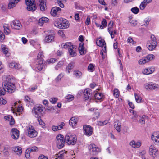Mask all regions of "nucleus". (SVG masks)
Here are the masks:
<instances>
[{
	"label": "nucleus",
	"mask_w": 159,
	"mask_h": 159,
	"mask_svg": "<svg viewBox=\"0 0 159 159\" xmlns=\"http://www.w3.org/2000/svg\"><path fill=\"white\" fill-rule=\"evenodd\" d=\"M150 21V19L149 17L145 18L144 20V24L143 25L145 26H147L149 23V22Z\"/></svg>",
	"instance_id": "49"
},
{
	"label": "nucleus",
	"mask_w": 159,
	"mask_h": 159,
	"mask_svg": "<svg viewBox=\"0 0 159 159\" xmlns=\"http://www.w3.org/2000/svg\"><path fill=\"white\" fill-rule=\"evenodd\" d=\"M44 56L42 52H39L37 56V62L38 63L36 67V70L41 71L42 70L43 67V59Z\"/></svg>",
	"instance_id": "3"
},
{
	"label": "nucleus",
	"mask_w": 159,
	"mask_h": 159,
	"mask_svg": "<svg viewBox=\"0 0 159 159\" xmlns=\"http://www.w3.org/2000/svg\"><path fill=\"white\" fill-rule=\"evenodd\" d=\"M151 82H149L148 83H145L144 85V88L148 90H149L151 89Z\"/></svg>",
	"instance_id": "46"
},
{
	"label": "nucleus",
	"mask_w": 159,
	"mask_h": 159,
	"mask_svg": "<svg viewBox=\"0 0 159 159\" xmlns=\"http://www.w3.org/2000/svg\"><path fill=\"white\" fill-rule=\"evenodd\" d=\"M146 57L148 59L147 61H148L149 62L154 59L155 58V56L152 54H148Z\"/></svg>",
	"instance_id": "43"
},
{
	"label": "nucleus",
	"mask_w": 159,
	"mask_h": 159,
	"mask_svg": "<svg viewBox=\"0 0 159 159\" xmlns=\"http://www.w3.org/2000/svg\"><path fill=\"white\" fill-rule=\"evenodd\" d=\"M67 151H61L58 154L55 155L53 157L54 159H64Z\"/></svg>",
	"instance_id": "17"
},
{
	"label": "nucleus",
	"mask_w": 159,
	"mask_h": 159,
	"mask_svg": "<svg viewBox=\"0 0 159 159\" xmlns=\"http://www.w3.org/2000/svg\"><path fill=\"white\" fill-rule=\"evenodd\" d=\"M147 116H143L141 117L139 120V122L141 124H145L146 120L147 119Z\"/></svg>",
	"instance_id": "38"
},
{
	"label": "nucleus",
	"mask_w": 159,
	"mask_h": 159,
	"mask_svg": "<svg viewBox=\"0 0 159 159\" xmlns=\"http://www.w3.org/2000/svg\"><path fill=\"white\" fill-rule=\"evenodd\" d=\"M64 139L63 136L62 135H58L57 136L56 143L58 148L61 149L64 146L65 144Z\"/></svg>",
	"instance_id": "7"
},
{
	"label": "nucleus",
	"mask_w": 159,
	"mask_h": 159,
	"mask_svg": "<svg viewBox=\"0 0 159 159\" xmlns=\"http://www.w3.org/2000/svg\"><path fill=\"white\" fill-rule=\"evenodd\" d=\"M61 10V9L59 7H55L52 9L51 14L52 16L56 17L57 16L58 13L60 12Z\"/></svg>",
	"instance_id": "18"
},
{
	"label": "nucleus",
	"mask_w": 159,
	"mask_h": 159,
	"mask_svg": "<svg viewBox=\"0 0 159 159\" xmlns=\"http://www.w3.org/2000/svg\"><path fill=\"white\" fill-rule=\"evenodd\" d=\"M131 11L135 14H137L139 11V9L136 7L132 8L131 9Z\"/></svg>",
	"instance_id": "51"
},
{
	"label": "nucleus",
	"mask_w": 159,
	"mask_h": 159,
	"mask_svg": "<svg viewBox=\"0 0 159 159\" xmlns=\"http://www.w3.org/2000/svg\"><path fill=\"white\" fill-rule=\"evenodd\" d=\"M151 139L156 144L159 145V132H154L151 136Z\"/></svg>",
	"instance_id": "13"
},
{
	"label": "nucleus",
	"mask_w": 159,
	"mask_h": 159,
	"mask_svg": "<svg viewBox=\"0 0 159 159\" xmlns=\"http://www.w3.org/2000/svg\"><path fill=\"white\" fill-rule=\"evenodd\" d=\"M65 139L66 142L69 145H74L76 143L77 141L76 135L71 133L67 134L65 136Z\"/></svg>",
	"instance_id": "4"
},
{
	"label": "nucleus",
	"mask_w": 159,
	"mask_h": 159,
	"mask_svg": "<svg viewBox=\"0 0 159 159\" xmlns=\"http://www.w3.org/2000/svg\"><path fill=\"white\" fill-rule=\"evenodd\" d=\"M90 23V18L89 16H88L86 21H85V24L87 25H89Z\"/></svg>",
	"instance_id": "59"
},
{
	"label": "nucleus",
	"mask_w": 159,
	"mask_h": 159,
	"mask_svg": "<svg viewBox=\"0 0 159 159\" xmlns=\"http://www.w3.org/2000/svg\"><path fill=\"white\" fill-rule=\"evenodd\" d=\"M27 135L31 138H34L37 135V132L32 126L29 125L27 127Z\"/></svg>",
	"instance_id": "10"
},
{
	"label": "nucleus",
	"mask_w": 159,
	"mask_h": 159,
	"mask_svg": "<svg viewBox=\"0 0 159 159\" xmlns=\"http://www.w3.org/2000/svg\"><path fill=\"white\" fill-rule=\"evenodd\" d=\"M114 126L115 128L118 132H120L121 131V125L120 123H115Z\"/></svg>",
	"instance_id": "44"
},
{
	"label": "nucleus",
	"mask_w": 159,
	"mask_h": 159,
	"mask_svg": "<svg viewBox=\"0 0 159 159\" xmlns=\"http://www.w3.org/2000/svg\"><path fill=\"white\" fill-rule=\"evenodd\" d=\"M45 110V107L42 106H35L32 109V113L35 117H38L40 114H43Z\"/></svg>",
	"instance_id": "6"
},
{
	"label": "nucleus",
	"mask_w": 159,
	"mask_h": 159,
	"mask_svg": "<svg viewBox=\"0 0 159 159\" xmlns=\"http://www.w3.org/2000/svg\"><path fill=\"white\" fill-rule=\"evenodd\" d=\"M10 25L11 27L14 29L19 30L22 27L20 22L18 20L13 21Z\"/></svg>",
	"instance_id": "11"
},
{
	"label": "nucleus",
	"mask_w": 159,
	"mask_h": 159,
	"mask_svg": "<svg viewBox=\"0 0 159 159\" xmlns=\"http://www.w3.org/2000/svg\"><path fill=\"white\" fill-rule=\"evenodd\" d=\"M152 0H144L141 3L139 6V8L141 10H144L147 5L150 3Z\"/></svg>",
	"instance_id": "21"
},
{
	"label": "nucleus",
	"mask_w": 159,
	"mask_h": 159,
	"mask_svg": "<svg viewBox=\"0 0 159 159\" xmlns=\"http://www.w3.org/2000/svg\"><path fill=\"white\" fill-rule=\"evenodd\" d=\"M2 50L3 51V53L6 54L7 55L8 53V51L7 50V49L5 47H3L2 48Z\"/></svg>",
	"instance_id": "64"
},
{
	"label": "nucleus",
	"mask_w": 159,
	"mask_h": 159,
	"mask_svg": "<svg viewBox=\"0 0 159 159\" xmlns=\"http://www.w3.org/2000/svg\"><path fill=\"white\" fill-rule=\"evenodd\" d=\"M57 100V98H52L50 99V101L53 104H55L56 103Z\"/></svg>",
	"instance_id": "58"
},
{
	"label": "nucleus",
	"mask_w": 159,
	"mask_h": 159,
	"mask_svg": "<svg viewBox=\"0 0 159 159\" xmlns=\"http://www.w3.org/2000/svg\"><path fill=\"white\" fill-rule=\"evenodd\" d=\"M157 44V42L156 38L154 35H151V40L148 41L147 46L148 48L150 51H152L156 47Z\"/></svg>",
	"instance_id": "5"
},
{
	"label": "nucleus",
	"mask_w": 159,
	"mask_h": 159,
	"mask_svg": "<svg viewBox=\"0 0 159 159\" xmlns=\"http://www.w3.org/2000/svg\"><path fill=\"white\" fill-rule=\"evenodd\" d=\"M157 151L153 145H151L150 146L149 149V153L150 155L152 157L156 156V152Z\"/></svg>",
	"instance_id": "22"
},
{
	"label": "nucleus",
	"mask_w": 159,
	"mask_h": 159,
	"mask_svg": "<svg viewBox=\"0 0 159 159\" xmlns=\"http://www.w3.org/2000/svg\"><path fill=\"white\" fill-rule=\"evenodd\" d=\"M39 6L40 9L42 11L45 10L46 9V0H39Z\"/></svg>",
	"instance_id": "24"
},
{
	"label": "nucleus",
	"mask_w": 159,
	"mask_h": 159,
	"mask_svg": "<svg viewBox=\"0 0 159 159\" xmlns=\"http://www.w3.org/2000/svg\"><path fill=\"white\" fill-rule=\"evenodd\" d=\"M66 99H67V100L69 101H70L73 100L74 99V97L73 95H68L66 96L65 97Z\"/></svg>",
	"instance_id": "50"
},
{
	"label": "nucleus",
	"mask_w": 159,
	"mask_h": 159,
	"mask_svg": "<svg viewBox=\"0 0 159 159\" xmlns=\"http://www.w3.org/2000/svg\"><path fill=\"white\" fill-rule=\"evenodd\" d=\"M83 46L84 43H83L81 42L80 43L79 50L80 54L81 55H83L85 53V51L84 49Z\"/></svg>",
	"instance_id": "31"
},
{
	"label": "nucleus",
	"mask_w": 159,
	"mask_h": 159,
	"mask_svg": "<svg viewBox=\"0 0 159 159\" xmlns=\"http://www.w3.org/2000/svg\"><path fill=\"white\" fill-rule=\"evenodd\" d=\"M30 148V152H36V150H37L38 148L36 146L32 147L30 148Z\"/></svg>",
	"instance_id": "62"
},
{
	"label": "nucleus",
	"mask_w": 159,
	"mask_h": 159,
	"mask_svg": "<svg viewBox=\"0 0 159 159\" xmlns=\"http://www.w3.org/2000/svg\"><path fill=\"white\" fill-rule=\"evenodd\" d=\"M107 122L106 121H105L103 122L99 121L98 123V124L99 125L103 126L107 124Z\"/></svg>",
	"instance_id": "63"
},
{
	"label": "nucleus",
	"mask_w": 159,
	"mask_h": 159,
	"mask_svg": "<svg viewBox=\"0 0 159 159\" xmlns=\"http://www.w3.org/2000/svg\"><path fill=\"white\" fill-rule=\"evenodd\" d=\"M12 150L14 151L16 154L18 155H20L22 153V148L19 146L14 147L12 148Z\"/></svg>",
	"instance_id": "27"
},
{
	"label": "nucleus",
	"mask_w": 159,
	"mask_h": 159,
	"mask_svg": "<svg viewBox=\"0 0 159 159\" xmlns=\"http://www.w3.org/2000/svg\"><path fill=\"white\" fill-rule=\"evenodd\" d=\"M57 61V59L54 58H52L47 59L46 61V63L47 64H49L50 63H53Z\"/></svg>",
	"instance_id": "41"
},
{
	"label": "nucleus",
	"mask_w": 159,
	"mask_h": 159,
	"mask_svg": "<svg viewBox=\"0 0 159 159\" xmlns=\"http://www.w3.org/2000/svg\"><path fill=\"white\" fill-rule=\"evenodd\" d=\"M64 124H65L64 122H61V124L58 126L52 125V129L54 131H56L58 130H61L63 128Z\"/></svg>",
	"instance_id": "26"
},
{
	"label": "nucleus",
	"mask_w": 159,
	"mask_h": 159,
	"mask_svg": "<svg viewBox=\"0 0 159 159\" xmlns=\"http://www.w3.org/2000/svg\"><path fill=\"white\" fill-rule=\"evenodd\" d=\"M135 99L136 102L138 103H140L142 102V98L136 93H134Z\"/></svg>",
	"instance_id": "36"
},
{
	"label": "nucleus",
	"mask_w": 159,
	"mask_h": 159,
	"mask_svg": "<svg viewBox=\"0 0 159 159\" xmlns=\"http://www.w3.org/2000/svg\"><path fill=\"white\" fill-rule=\"evenodd\" d=\"M89 149L92 155H96L101 152V149L94 144H90L89 146Z\"/></svg>",
	"instance_id": "8"
},
{
	"label": "nucleus",
	"mask_w": 159,
	"mask_h": 159,
	"mask_svg": "<svg viewBox=\"0 0 159 159\" xmlns=\"http://www.w3.org/2000/svg\"><path fill=\"white\" fill-rule=\"evenodd\" d=\"M74 73V75L77 78H80L82 76V73L80 71L75 70Z\"/></svg>",
	"instance_id": "35"
},
{
	"label": "nucleus",
	"mask_w": 159,
	"mask_h": 159,
	"mask_svg": "<svg viewBox=\"0 0 159 159\" xmlns=\"http://www.w3.org/2000/svg\"><path fill=\"white\" fill-rule=\"evenodd\" d=\"M66 1V0H57L59 6L61 8L64 7V6L63 3L65 2Z\"/></svg>",
	"instance_id": "48"
},
{
	"label": "nucleus",
	"mask_w": 159,
	"mask_h": 159,
	"mask_svg": "<svg viewBox=\"0 0 159 159\" xmlns=\"http://www.w3.org/2000/svg\"><path fill=\"white\" fill-rule=\"evenodd\" d=\"M4 33L6 34H8L10 32V30L9 29V28L7 27H4Z\"/></svg>",
	"instance_id": "57"
},
{
	"label": "nucleus",
	"mask_w": 159,
	"mask_h": 159,
	"mask_svg": "<svg viewBox=\"0 0 159 159\" xmlns=\"http://www.w3.org/2000/svg\"><path fill=\"white\" fill-rule=\"evenodd\" d=\"M88 69L89 70L92 72L94 70V66L92 64H90L88 67Z\"/></svg>",
	"instance_id": "55"
},
{
	"label": "nucleus",
	"mask_w": 159,
	"mask_h": 159,
	"mask_svg": "<svg viewBox=\"0 0 159 159\" xmlns=\"http://www.w3.org/2000/svg\"><path fill=\"white\" fill-rule=\"evenodd\" d=\"M113 23L112 21H110V23L108 25V32L111 30V29L113 27Z\"/></svg>",
	"instance_id": "54"
},
{
	"label": "nucleus",
	"mask_w": 159,
	"mask_h": 159,
	"mask_svg": "<svg viewBox=\"0 0 159 159\" xmlns=\"http://www.w3.org/2000/svg\"><path fill=\"white\" fill-rule=\"evenodd\" d=\"M74 45H72L70 42H66L65 43H63L61 44V46L62 48L64 49H68V50L70 49V48Z\"/></svg>",
	"instance_id": "29"
},
{
	"label": "nucleus",
	"mask_w": 159,
	"mask_h": 159,
	"mask_svg": "<svg viewBox=\"0 0 159 159\" xmlns=\"http://www.w3.org/2000/svg\"><path fill=\"white\" fill-rule=\"evenodd\" d=\"M49 21V19L48 18L42 17L39 19L38 24L40 26H42L44 24L48 23Z\"/></svg>",
	"instance_id": "25"
},
{
	"label": "nucleus",
	"mask_w": 159,
	"mask_h": 159,
	"mask_svg": "<svg viewBox=\"0 0 159 159\" xmlns=\"http://www.w3.org/2000/svg\"><path fill=\"white\" fill-rule=\"evenodd\" d=\"M129 145L132 147L137 148L140 147L141 145V143L140 141H135L134 140H132L130 142Z\"/></svg>",
	"instance_id": "19"
},
{
	"label": "nucleus",
	"mask_w": 159,
	"mask_h": 159,
	"mask_svg": "<svg viewBox=\"0 0 159 159\" xmlns=\"http://www.w3.org/2000/svg\"><path fill=\"white\" fill-rule=\"evenodd\" d=\"M84 133L87 136H91L93 132L92 127L89 125H85L83 126Z\"/></svg>",
	"instance_id": "12"
},
{
	"label": "nucleus",
	"mask_w": 159,
	"mask_h": 159,
	"mask_svg": "<svg viewBox=\"0 0 159 159\" xmlns=\"http://www.w3.org/2000/svg\"><path fill=\"white\" fill-rule=\"evenodd\" d=\"M110 33L111 37L112 39L114 37V35L117 34V33L116 30H114V31L111 30L109 32Z\"/></svg>",
	"instance_id": "53"
},
{
	"label": "nucleus",
	"mask_w": 159,
	"mask_h": 159,
	"mask_svg": "<svg viewBox=\"0 0 159 159\" xmlns=\"http://www.w3.org/2000/svg\"><path fill=\"white\" fill-rule=\"evenodd\" d=\"M30 148H28L26 150L25 155V157L27 158H29L30 156Z\"/></svg>",
	"instance_id": "56"
},
{
	"label": "nucleus",
	"mask_w": 159,
	"mask_h": 159,
	"mask_svg": "<svg viewBox=\"0 0 159 159\" xmlns=\"http://www.w3.org/2000/svg\"><path fill=\"white\" fill-rule=\"evenodd\" d=\"M4 119L9 121V123L10 125H13L14 123V120L12 117L11 116L8 115L5 116L4 117Z\"/></svg>",
	"instance_id": "30"
},
{
	"label": "nucleus",
	"mask_w": 159,
	"mask_h": 159,
	"mask_svg": "<svg viewBox=\"0 0 159 159\" xmlns=\"http://www.w3.org/2000/svg\"><path fill=\"white\" fill-rule=\"evenodd\" d=\"M63 64L64 63L63 61H60L55 66V69L56 70H57L63 66Z\"/></svg>",
	"instance_id": "47"
},
{
	"label": "nucleus",
	"mask_w": 159,
	"mask_h": 159,
	"mask_svg": "<svg viewBox=\"0 0 159 159\" xmlns=\"http://www.w3.org/2000/svg\"><path fill=\"white\" fill-rule=\"evenodd\" d=\"M11 133L13 139H17L18 138L19 136V131L16 128L12 129Z\"/></svg>",
	"instance_id": "15"
},
{
	"label": "nucleus",
	"mask_w": 159,
	"mask_h": 159,
	"mask_svg": "<svg viewBox=\"0 0 159 159\" xmlns=\"http://www.w3.org/2000/svg\"><path fill=\"white\" fill-rule=\"evenodd\" d=\"M94 96L96 99L100 100L102 98L103 95L101 93H97L95 94Z\"/></svg>",
	"instance_id": "40"
},
{
	"label": "nucleus",
	"mask_w": 159,
	"mask_h": 159,
	"mask_svg": "<svg viewBox=\"0 0 159 159\" xmlns=\"http://www.w3.org/2000/svg\"><path fill=\"white\" fill-rule=\"evenodd\" d=\"M55 26L59 28L65 29L68 28L69 26V22L66 19L61 18H59L54 23Z\"/></svg>",
	"instance_id": "2"
},
{
	"label": "nucleus",
	"mask_w": 159,
	"mask_h": 159,
	"mask_svg": "<svg viewBox=\"0 0 159 159\" xmlns=\"http://www.w3.org/2000/svg\"><path fill=\"white\" fill-rule=\"evenodd\" d=\"M102 25L100 26V28L103 29L104 27H105L107 25V23L105 19H103L101 23Z\"/></svg>",
	"instance_id": "45"
},
{
	"label": "nucleus",
	"mask_w": 159,
	"mask_h": 159,
	"mask_svg": "<svg viewBox=\"0 0 159 159\" xmlns=\"http://www.w3.org/2000/svg\"><path fill=\"white\" fill-rule=\"evenodd\" d=\"M6 103V101L2 98H0V105L5 104Z\"/></svg>",
	"instance_id": "61"
},
{
	"label": "nucleus",
	"mask_w": 159,
	"mask_h": 159,
	"mask_svg": "<svg viewBox=\"0 0 159 159\" xmlns=\"http://www.w3.org/2000/svg\"><path fill=\"white\" fill-rule=\"evenodd\" d=\"M155 70V68L154 67H149L147 68L144 69L143 71V73L145 75H149L154 72Z\"/></svg>",
	"instance_id": "20"
},
{
	"label": "nucleus",
	"mask_w": 159,
	"mask_h": 159,
	"mask_svg": "<svg viewBox=\"0 0 159 159\" xmlns=\"http://www.w3.org/2000/svg\"><path fill=\"white\" fill-rule=\"evenodd\" d=\"M6 90L4 89V88H0V96L3 95L5 94Z\"/></svg>",
	"instance_id": "60"
},
{
	"label": "nucleus",
	"mask_w": 159,
	"mask_h": 159,
	"mask_svg": "<svg viewBox=\"0 0 159 159\" xmlns=\"http://www.w3.org/2000/svg\"><path fill=\"white\" fill-rule=\"evenodd\" d=\"M4 80L2 85L4 89H7V91L9 93H12L15 90V85L10 82V77L9 76L4 75L2 76Z\"/></svg>",
	"instance_id": "1"
},
{
	"label": "nucleus",
	"mask_w": 159,
	"mask_h": 159,
	"mask_svg": "<svg viewBox=\"0 0 159 159\" xmlns=\"http://www.w3.org/2000/svg\"><path fill=\"white\" fill-rule=\"evenodd\" d=\"M113 95L116 98H118L120 95V92L117 89H115L113 91Z\"/></svg>",
	"instance_id": "42"
},
{
	"label": "nucleus",
	"mask_w": 159,
	"mask_h": 159,
	"mask_svg": "<svg viewBox=\"0 0 159 159\" xmlns=\"http://www.w3.org/2000/svg\"><path fill=\"white\" fill-rule=\"evenodd\" d=\"M54 36L52 34L46 35L44 39V42L45 43H52L54 41Z\"/></svg>",
	"instance_id": "16"
},
{
	"label": "nucleus",
	"mask_w": 159,
	"mask_h": 159,
	"mask_svg": "<svg viewBox=\"0 0 159 159\" xmlns=\"http://www.w3.org/2000/svg\"><path fill=\"white\" fill-rule=\"evenodd\" d=\"M17 2H16L14 0H10L8 5V8L10 9L14 7Z\"/></svg>",
	"instance_id": "32"
},
{
	"label": "nucleus",
	"mask_w": 159,
	"mask_h": 159,
	"mask_svg": "<svg viewBox=\"0 0 159 159\" xmlns=\"http://www.w3.org/2000/svg\"><path fill=\"white\" fill-rule=\"evenodd\" d=\"M96 43L98 46L100 47H103L105 44V43L104 40L102 39L97 40L96 41Z\"/></svg>",
	"instance_id": "39"
},
{
	"label": "nucleus",
	"mask_w": 159,
	"mask_h": 159,
	"mask_svg": "<svg viewBox=\"0 0 159 159\" xmlns=\"http://www.w3.org/2000/svg\"><path fill=\"white\" fill-rule=\"evenodd\" d=\"M75 62H71L70 63L66 66V71L69 74L70 73V71L74 67Z\"/></svg>",
	"instance_id": "28"
},
{
	"label": "nucleus",
	"mask_w": 159,
	"mask_h": 159,
	"mask_svg": "<svg viewBox=\"0 0 159 159\" xmlns=\"http://www.w3.org/2000/svg\"><path fill=\"white\" fill-rule=\"evenodd\" d=\"M75 47V46L74 45L69 50V52L70 55L72 57L75 56L76 55V53L75 52V51L74 50V49Z\"/></svg>",
	"instance_id": "33"
},
{
	"label": "nucleus",
	"mask_w": 159,
	"mask_h": 159,
	"mask_svg": "<svg viewBox=\"0 0 159 159\" xmlns=\"http://www.w3.org/2000/svg\"><path fill=\"white\" fill-rule=\"evenodd\" d=\"M151 89L150 90H157L159 88V85L154 83L151 82Z\"/></svg>",
	"instance_id": "34"
},
{
	"label": "nucleus",
	"mask_w": 159,
	"mask_h": 159,
	"mask_svg": "<svg viewBox=\"0 0 159 159\" xmlns=\"http://www.w3.org/2000/svg\"><path fill=\"white\" fill-rule=\"evenodd\" d=\"M147 60L148 59L146 57H145L140 59L138 61V63L140 65L144 64L149 62Z\"/></svg>",
	"instance_id": "37"
},
{
	"label": "nucleus",
	"mask_w": 159,
	"mask_h": 159,
	"mask_svg": "<svg viewBox=\"0 0 159 159\" xmlns=\"http://www.w3.org/2000/svg\"><path fill=\"white\" fill-rule=\"evenodd\" d=\"M25 2L27 6V9L28 10L34 11L36 10V7L34 0H25Z\"/></svg>",
	"instance_id": "9"
},
{
	"label": "nucleus",
	"mask_w": 159,
	"mask_h": 159,
	"mask_svg": "<svg viewBox=\"0 0 159 159\" xmlns=\"http://www.w3.org/2000/svg\"><path fill=\"white\" fill-rule=\"evenodd\" d=\"M9 66L12 68H17V65L16 64L15 62L10 63L8 64Z\"/></svg>",
	"instance_id": "52"
},
{
	"label": "nucleus",
	"mask_w": 159,
	"mask_h": 159,
	"mask_svg": "<svg viewBox=\"0 0 159 159\" xmlns=\"http://www.w3.org/2000/svg\"><path fill=\"white\" fill-rule=\"evenodd\" d=\"M92 91L89 89H85L83 92V95L84 96V99L87 100L91 98Z\"/></svg>",
	"instance_id": "14"
},
{
	"label": "nucleus",
	"mask_w": 159,
	"mask_h": 159,
	"mask_svg": "<svg viewBox=\"0 0 159 159\" xmlns=\"http://www.w3.org/2000/svg\"><path fill=\"white\" fill-rule=\"evenodd\" d=\"M78 122V118L76 117H73L69 120V123L70 125L72 127H74L76 125Z\"/></svg>",
	"instance_id": "23"
}]
</instances>
